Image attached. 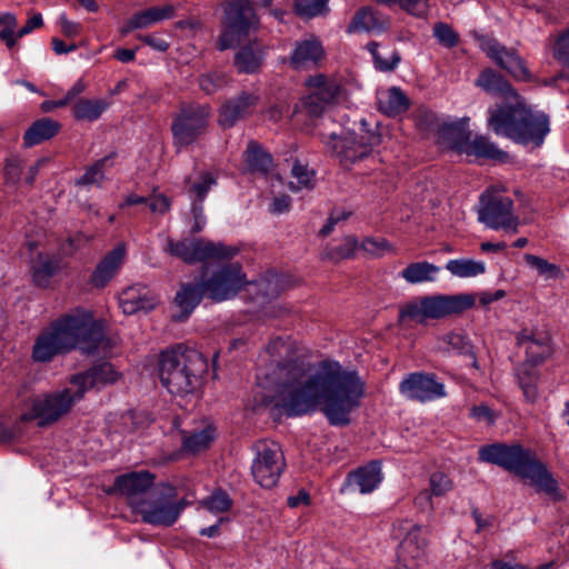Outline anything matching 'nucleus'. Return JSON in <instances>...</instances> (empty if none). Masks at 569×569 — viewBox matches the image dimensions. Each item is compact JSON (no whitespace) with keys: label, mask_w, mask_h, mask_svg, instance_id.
<instances>
[{"label":"nucleus","mask_w":569,"mask_h":569,"mask_svg":"<svg viewBox=\"0 0 569 569\" xmlns=\"http://www.w3.org/2000/svg\"><path fill=\"white\" fill-rule=\"evenodd\" d=\"M258 385L267 390L263 403H273L287 416H302L320 409L331 426L345 427L360 407L366 382L355 370L337 361L306 363L299 360L278 362Z\"/></svg>","instance_id":"1"},{"label":"nucleus","mask_w":569,"mask_h":569,"mask_svg":"<svg viewBox=\"0 0 569 569\" xmlns=\"http://www.w3.org/2000/svg\"><path fill=\"white\" fill-rule=\"evenodd\" d=\"M476 86L505 98L501 107L490 111L489 126L497 134L518 143H527L533 138L532 114L507 80L492 70H485L476 80Z\"/></svg>","instance_id":"2"},{"label":"nucleus","mask_w":569,"mask_h":569,"mask_svg":"<svg viewBox=\"0 0 569 569\" xmlns=\"http://www.w3.org/2000/svg\"><path fill=\"white\" fill-rule=\"evenodd\" d=\"M206 368L207 362L200 352L181 346L164 350L159 356L160 381L176 396L192 393L199 386Z\"/></svg>","instance_id":"3"},{"label":"nucleus","mask_w":569,"mask_h":569,"mask_svg":"<svg viewBox=\"0 0 569 569\" xmlns=\"http://www.w3.org/2000/svg\"><path fill=\"white\" fill-rule=\"evenodd\" d=\"M69 351L81 349L87 353L106 352L109 341L102 325L93 319L90 311L74 309L52 322Z\"/></svg>","instance_id":"4"},{"label":"nucleus","mask_w":569,"mask_h":569,"mask_svg":"<svg viewBox=\"0 0 569 569\" xmlns=\"http://www.w3.org/2000/svg\"><path fill=\"white\" fill-rule=\"evenodd\" d=\"M476 297L471 293L435 295L415 298L400 307V321L426 323L428 319H440L461 313L473 307Z\"/></svg>","instance_id":"5"},{"label":"nucleus","mask_w":569,"mask_h":569,"mask_svg":"<svg viewBox=\"0 0 569 569\" xmlns=\"http://www.w3.org/2000/svg\"><path fill=\"white\" fill-rule=\"evenodd\" d=\"M321 141L339 160L345 169H351L356 163L367 159L373 148L381 142L380 136L376 132H343L341 134H322Z\"/></svg>","instance_id":"6"},{"label":"nucleus","mask_w":569,"mask_h":569,"mask_svg":"<svg viewBox=\"0 0 569 569\" xmlns=\"http://www.w3.org/2000/svg\"><path fill=\"white\" fill-rule=\"evenodd\" d=\"M218 48L223 51L239 44L259 29V18L249 0H231L224 6Z\"/></svg>","instance_id":"7"},{"label":"nucleus","mask_w":569,"mask_h":569,"mask_svg":"<svg viewBox=\"0 0 569 569\" xmlns=\"http://www.w3.org/2000/svg\"><path fill=\"white\" fill-rule=\"evenodd\" d=\"M479 460L492 463L512 472L522 480H533V458L529 448L520 443L507 445L496 442L486 445L478 450Z\"/></svg>","instance_id":"8"},{"label":"nucleus","mask_w":569,"mask_h":569,"mask_svg":"<svg viewBox=\"0 0 569 569\" xmlns=\"http://www.w3.org/2000/svg\"><path fill=\"white\" fill-rule=\"evenodd\" d=\"M82 399L81 390L71 383L69 387L31 399L23 418L36 420L39 426H47L58 421L67 415L72 406Z\"/></svg>","instance_id":"9"},{"label":"nucleus","mask_w":569,"mask_h":569,"mask_svg":"<svg viewBox=\"0 0 569 569\" xmlns=\"http://www.w3.org/2000/svg\"><path fill=\"white\" fill-rule=\"evenodd\" d=\"M163 251L181 259L186 263L203 262L208 260H221L234 257L237 247H228L221 242H212L206 239H183L174 241L168 239Z\"/></svg>","instance_id":"10"},{"label":"nucleus","mask_w":569,"mask_h":569,"mask_svg":"<svg viewBox=\"0 0 569 569\" xmlns=\"http://www.w3.org/2000/svg\"><path fill=\"white\" fill-rule=\"evenodd\" d=\"M183 507L172 500L171 493L154 491L140 501H132V510L143 522L152 526L170 527L179 518Z\"/></svg>","instance_id":"11"},{"label":"nucleus","mask_w":569,"mask_h":569,"mask_svg":"<svg viewBox=\"0 0 569 569\" xmlns=\"http://www.w3.org/2000/svg\"><path fill=\"white\" fill-rule=\"evenodd\" d=\"M417 121L426 130L436 132L440 148L455 150L459 154H462V149L471 137L466 120L440 122L432 111L423 109L419 110Z\"/></svg>","instance_id":"12"},{"label":"nucleus","mask_w":569,"mask_h":569,"mask_svg":"<svg viewBox=\"0 0 569 569\" xmlns=\"http://www.w3.org/2000/svg\"><path fill=\"white\" fill-rule=\"evenodd\" d=\"M210 109L207 104H189L181 108L172 123L174 143L186 147L194 142L208 126Z\"/></svg>","instance_id":"13"},{"label":"nucleus","mask_w":569,"mask_h":569,"mask_svg":"<svg viewBox=\"0 0 569 569\" xmlns=\"http://www.w3.org/2000/svg\"><path fill=\"white\" fill-rule=\"evenodd\" d=\"M284 469L283 453L276 442L257 445V456L251 472L254 480L263 488H272Z\"/></svg>","instance_id":"14"},{"label":"nucleus","mask_w":569,"mask_h":569,"mask_svg":"<svg viewBox=\"0 0 569 569\" xmlns=\"http://www.w3.org/2000/svg\"><path fill=\"white\" fill-rule=\"evenodd\" d=\"M202 282L206 295L214 301L233 298L247 283L246 274L238 262L221 266L210 278H203Z\"/></svg>","instance_id":"15"},{"label":"nucleus","mask_w":569,"mask_h":569,"mask_svg":"<svg viewBox=\"0 0 569 569\" xmlns=\"http://www.w3.org/2000/svg\"><path fill=\"white\" fill-rule=\"evenodd\" d=\"M218 172L213 170H201L189 176L184 181V192L191 202L193 233L200 232L206 226L203 214V201L209 191L217 184Z\"/></svg>","instance_id":"16"},{"label":"nucleus","mask_w":569,"mask_h":569,"mask_svg":"<svg viewBox=\"0 0 569 569\" xmlns=\"http://www.w3.org/2000/svg\"><path fill=\"white\" fill-rule=\"evenodd\" d=\"M481 208L478 211L479 221L493 230L508 233L518 231L519 219L513 214V202L507 197H481Z\"/></svg>","instance_id":"17"},{"label":"nucleus","mask_w":569,"mask_h":569,"mask_svg":"<svg viewBox=\"0 0 569 569\" xmlns=\"http://www.w3.org/2000/svg\"><path fill=\"white\" fill-rule=\"evenodd\" d=\"M399 530L406 535L398 548V559L408 569H417L428 559V539L421 526L409 521L399 522Z\"/></svg>","instance_id":"18"},{"label":"nucleus","mask_w":569,"mask_h":569,"mask_svg":"<svg viewBox=\"0 0 569 569\" xmlns=\"http://www.w3.org/2000/svg\"><path fill=\"white\" fill-rule=\"evenodd\" d=\"M400 393L409 400L419 402L433 401L446 397L445 385L432 373L413 372L399 383Z\"/></svg>","instance_id":"19"},{"label":"nucleus","mask_w":569,"mask_h":569,"mask_svg":"<svg viewBox=\"0 0 569 569\" xmlns=\"http://www.w3.org/2000/svg\"><path fill=\"white\" fill-rule=\"evenodd\" d=\"M120 377L121 375L111 363L104 362L90 368L86 372L74 375L70 379V383L78 390H81V396L83 397L88 390L112 385L117 382Z\"/></svg>","instance_id":"20"},{"label":"nucleus","mask_w":569,"mask_h":569,"mask_svg":"<svg viewBox=\"0 0 569 569\" xmlns=\"http://www.w3.org/2000/svg\"><path fill=\"white\" fill-rule=\"evenodd\" d=\"M259 97L254 93L241 92L226 101L219 112V123L224 128L233 127L239 120L250 116L258 104Z\"/></svg>","instance_id":"21"},{"label":"nucleus","mask_w":569,"mask_h":569,"mask_svg":"<svg viewBox=\"0 0 569 569\" xmlns=\"http://www.w3.org/2000/svg\"><path fill=\"white\" fill-rule=\"evenodd\" d=\"M67 352H69L67 345H64L59 332L51 323L36 338L31 357L34 362L44 363Z\"/></svg>","instance_id":"22"},{"label":"nucleus","mask_w":569,"mask_h":569,"mask_svg":"<svg viewBox=\"0 0 569 569\" xmlns=\"http://www.w3.org/2000/svg\"><path fill=\"white\" fill-rule=\"evenodd\" d=\"M485 52L502 69L508 71L517 80H528V68L522 59L512 51L507 50L495 41H489L483 47Z\"/></svg>","instance_id":"23"},{"label":"nucleus","mask_w":569,"mask_h":569,"mask_svg":"<svg viewBox=\"0 0 569 569\" xmlns=\"http://www.w3.org/2000/svg\"><path fill=\"white\" fill-rule=\"evenodd\" d=\"M126 248L123 244L117 246L110 251L96 267L91 274L90 283L93 287H104L118 272L123 263Z\"/></svg>","instance_id":"24"},{"label":"nucleus","mask_w":569,"mask_h":569,"mask_svg":"<svg viewBox=\"0 0 569 569\" xmlns=\"http://www.w3.org/2000/svg\"><path fill=\"white\" fill-rule=\"evenodd\" d=\"M381 465L378 461L360 467L348 477V487L366 495L376 490L382 481Z\"/></svg>","instance_id":"25"},{"label":"nucleus","mask_w":569,"mask_h":569,"mask_svg":"<svg viewBox=\"0 0 569 569\" xmlns=\"http://www.w3.org/2000/svg\"><path fill=\"white\" fill-rule=\"evenodd\" d=\"M154 477L148 471L131 472L117 477L116 487L127 496L130 505L140 501L138 497L153 486Z\"/></svg>","instance_id":"26"},{"label":"nucleus","mask_w":569,"mask_h":569,"mask_svg":"<svg viewBox=\"0 0 569 569\" xmlns=\"http://www.w3.org/2000/svg\"><path fill=\"white\" fill-rule=\"evenodd\" d=\"M266 47L258 41L243 46L234 56V67L241 73H256L262 67Z\"/></svg>","instance_id":"27"},{"label":"nucleus","mask_w":569,"mask_h":569,"mask_svg":"<svg viewBox=\"0 0 569 569\" xmlns=\"http://www.w3.org/2000/svg\"><path fill=\"white\" fill-rule=\"evenodd\" d=\"M157 301L143 287H130L119 296V305L126 315H133L138 311H148L154 308Z\"/></svg>","instance_id":"28"},{"label":"nucleus","mask_w":569,"mask_h":569,"mask_svg":"<svg viewBox=\"0 0 569 569\" xmlns=\"http://www.w3.org/2000/svg\"><path fill=\"white\" fill-rule=\"evenodd\" d=\"M378 110L388 117L405 113L410 107V99L399 87H390L377 94Z\"/></svg>","instance_id":"29"},{"label":"nucleus","mask_w":569,"mask_h":569,"mask_svg":"<svg viewBox=\"0 0 569 569\" xmlns=\"http://www.w3.org/2000/svg\"><path fill=\"white\" fill-rule=\"evenodd\" d=\"M462 154L468 157L483 158L496 162H506L509 156L506 151L499 149L489 138L476 136L462 149Z\"/></svg>","instance_id":"30"},{"label":"nucleus","mask_w":569,"mask_h":569,"mask_svg":"<svg viewBox=\"0 0 569 569\" xmlns=\"http://www.w3.org/2000/svg\"><path fill=\"white\" fill-rule=\"evenodd\" d=\"M536 495L556 502L563 499V490L557 478L540 461L536 460Z\"/></svg>","instance_id":"31"},{"label":"nucleus","mask_w":569,"mask_h":569,"mask_svg":"<svg viewBox=\"0 0 569 569\" xmlns=\"http://www.w3.org/2000/svg\"><path fill=\"white\" fill-rule=\"evenodd\" d=\"M322 56L321 43L316 39H307L296 43L290 61L296 69H302L317 64Z\"/></svg>","instance_id":"32"},{"label":"nucleus","mask_w":569,"mask_h":569,"mask_svg":"<svg viewBox=\"0 0 569 569\" xmlns=\"http://www.w3.org/2000/svg\"><path fill=\"white\" fill-rule=\"evenodd\" d=\"M206 295L203 290V282L194 284H184L176 295V306L180 309V315L173 316L176 320H186L197 305L200 302L202 296Z\"/></svg>","instance_id":"33"},{"label":"nucleus","mask_w":569,"mask_h":569,"mask_svg":"<svg viewBox=\"0 0 569 569\" xmlns=\"http://www.w3.org/2000/svg\"><path fill=\"white\" fill-rule=\"evenodd\" d=\"M60 123L51 118H42L34 121L23 136L26 147H33L53 138L60 131Z\"/></svg>","instance_id":"34"},{"label":"nucleus","mask_w":569,"mask_h":569,"mask_svg":"<svg viewBox=\"0 0 569 569\" xmlns=\"http://www.w3.org/2000/svg\"><path fill=\"white\" fill-rule=\"evenodd\" d=\"M307 86L312 94H317L329 106L336 103L341 94V84L336 79L323 74L310 77L307 80Z\"/></svg>","instance_id":"35"},{"label":"nucleus","mask_w":569,"mask_h":569,"mask_svg":"<svg viewBox=\"0 0 569 569\" xmlns=\"http://www.w3.org/2000/svg\"><path fill=\"white\" fill-rule=\"evenodd\" d=\"M440 268L428 261L411 262L403 268L399 276L410 284L433 282Z\"/></svg>","instance_id":"36"},{"label":"nucleus","mask_w":569,"mask_h":569,"mask_svg":"<svg viewBox=\"0 0 569 569\" xmlns=\"http://www.w3.org/2000/svg\"><path fill=\"white\" fill-rule=\"evenodd\" d=\"M386 21L380 20L369 8L359 9L347 27L348 33L380 31L385 28Z\"/></svg>","instance_id":"37"},{"label":"nucleus","mask_w":569,"mask_h":569,"mask_svg":"<svg viewBox=\"0 0 569 569\" xmlns=\"http://www.w3.org/2000/svg\"><path fill=\"white\" fill-rule=\"evenodd\" d=\"M367 48L373 57L376 69L379 71H392L401 60L399 52L388 46H380L377 42H370Z\"/></svg>","instance_id":"38"},{"label":"nucleus","mask_w":569,"mask_h":569,"mask_svg":"<svg viewBox=\"0 0 569 569\" xmlns=\"http://www.w3.org/2000/svg\"><path fill=\"white\" fill-rule=\"evenodd\" d=\"M108 103L101 99H81L72 108L74 119L79 121H96L107 110Z\"/></svg>","instance_id":"39"},{"label":"nucleus","mask_w":569,"mask_h":569,"mask_svg":"<svg viewBox=\"0 0 569 569\" xmlns=\"http://www.w3.org/2000/svg\"><path fill=\"white\" fill-rule=\"evenodd\" d=\"M216 439V429L207 426L200 431H194L183 437L182 449L190 453H198L208 449Z\"/></svg>","instance_id":"40"},{"label":"nucleus","mask_w":569,"mask_h":569,"mask_svg":"<svg viewBox=\"0 0 569 569\" xmlns=\"http://www.w3.org/2000/svg\"><path fill=\"white\" fill-rule=\"evenodd\" d=\"M176 7L166 4L163 7H152L136 13V26H141L146 29L154 23L168 20L174 17Z\"/></svg>","instance_id":"41"},{"label":"nucleus","mask_w":569,"mask_h":569,"mask_svg":"<svg viewBox=\"0 0 569 569\" xmlns=\"http://www.w3.org/2000/svg\"><path fill=\"white\" fill-rule=\"evenodd\" d=\"M439 349L443 352H455L458 355H469L472 358V346L468 338L461 332H448L439 339Z\"/></svg>","instance_id":"42"},{"label":"nucleus","mask_w":569,"mask_h":569,"mask_svg":"<svg viewBox=\"0 0 569 569\" xmlns=\"http://www.w3.org/2000/svg\"><path fill=\"white\" fill-rule=\"evenodd\" d=\"M446 269L455 277L471 278L485 273L486 266L482 261L453 259L447 262Z\"/></svg>","instance_id":"43"},{"label":"nucleus","mask_w":569,"mask_h":569,"mask_svg":"<svg viewBox=\"0 0 569 569\" xmlns=\"http://www.w3.org/2000/svg\"><path fill=\"white\" fill-rule=\"evenodd\" d=\"M244 159L248 168L252 171H267L272 162L271 157L253 141L248 143L244 151Z\"/></svg>","instance_id":"44"},{"label":"nucleus","mask_w":569,"mask_h":569,"mask_svg":"<svg viewBox=\"0 0 569 569\" xmlns=\"http://www.w3.org/2000/svg\"><path fill=\"white\" fill-rule=\"evenodd\" d=\"M59 262L50 258H40L32 264L33 281L40 286L46 287L49 279L59 270Z\"/></svg>","instance_id":"45"},{"label":"nucleus","mask_w":569,"mask_h":569,"mask_svg":"<svg viewBox=\"0 0 569 569\" xmlns=\"http://www.w3.org/2000/svg\"><path fill=\"white\" fill-rule=\"evenodd\" d=\"M295 11L303 19L325 16L329 11L328 0H296Z\"/></svg>","instance_id":"46"},{"label":"nucleus","mask_w":569,"mask_h":569,"mask_svg":"<svg viewBox=\"0 0 569 569\" xmlns=\"http://www.w3.org/2000/svg\"><path fill=\"white\" fill-rule=\"evenodd\" d=\"M516 377L525 398L531 401L533 398V360L527 359L516 370Z\"/></svg>","instance_id":"47"},{"label":"nucleus","mask_w":569,"mask_h":569,"mask_svg":"<svg viewBox=\"0 0 569 569\" xmlns=\"http://www.w3.org/2000/svg\"><path fill=\"white\" fill-rule=\"evenodd\" d=\"M109 161L108 158L96 161L86 172L77 180V184L100 186L104 180V167Z\"/></svg>","instance_id":"48"},{"label":"nucleus","mask_w":569,"mask_h":569,"mask_svg":"<svg viewBox=\"0 0 569 569\" xmlns=\"http://www.w3.org/2000/svg\"><path fill=\"white\" fill-rule=\"evenodd\" d=\"M279 282L278 277L272 276L268 279H261L259 281L248 283V290L250 292H257L262 299H271L279 295Z\"/></svg>","instance_id":"49"},{"label":"nucleus","mask_w":569,"mask_h":569,"mask_svg":"<svg viewBox=\"0 0 569 569\" xmlns=\"http://www.w3.org/2000/svg\"><path fill=\"white\" fill-rule=\"evenodd\" d=\"M359 248L357 239L352 236L346 237L340 244L328 251V258L335 261L351 258Z\"/></svg>","instance_id":"50"},{"label":"nucleus","mask_w":569,"mask_h":569,"mask_svg":"<svg viewBox=\"0 0 569 569\" xmlns=\"http://www.w3.org/2000/svg\"><path fill=\"white\" fill-rule=\"evenodd\" d=\"M329 107L328 103L322 101L317 94L311 92L301 100V109L298 114H306L312 118L320 117Z\"/></svg>","instance_id":"51"},{"label":"nucleus","mask_w":569,"mask_h":569,"mask_svg":"<svg viewBox=\"0 0 569 569\" xmlns=\"http://www.w3.org/2000/svg\"><path fill=\"white\" fill-rule=\"evenodd\" d=\"M291 173L297 182H290V189L299 191L301 189H311L313 187V172L309 171L306 166L295 163Z\"/></svg>","instance_id":"52"},{"label":"nucleus","mask_w":569,"mask_h":569,"mask_svg":"<svg viewBox=\"0 0 569 569\" xmlns=\"http://www.w3.org/2000/svg\"><path fill=\"white\" fill-rule=\"evenodd\" d=\"M433 37L446 48H453L459 42V34L447 23L437 22L433 26Z\"/></svg>","instance_id":"53"},{"label":"nucleus","mask_w":569,"mask_h":569,"mask_svg":"<svg viewBox=\"0 0 569 569\" xmlns=\"http://www.w3.org/2000/svg\"><path fill=\"white\" fill-rule=\"evenodd\" d=\"M453 488L452 480L443 472L436 471L430 475L429 489L435 497H442Z\"/></svg>","instance_id":"54"},{"label":"nucleus","mask_w":569,"mask_h":569,"mask_svg":"<svg viewBox=\"0 0 569 569\" xmlns=\"http://www.w3.org/2000/svg\"><path fill=\"white\" fill-rule=\"evenodd\" d=\"M228 83V78L221 72H211L200 77L199 86L206 93H214Z\"/></svg>","instance_id":"55"},{"label":"nucleus","mask_w":569,"mask_h":569,"mask_svg":"<svg viewBox=\"0 0 569 569\" xmlns=\"http://www.w3.org/2000/svg\"><path fill=\"white\" fill-rule=\"evenodd\" d=\"M201 505L209 511L219 513L227 511L231 507V500L226 492L216 491L209 498L202 500Z\"/></svg>","instance_id":"56"},{"label":"nucleus","mask_w":569,"mask_h":569,"mask_svg":"<svg viewBox=\"0 0 569 569\" xmlns=\"http://www.w3.org/2000/svg\"><path fill=\"white\" fill-rule=\"evenodd\" d=\"M359 248L373 257H379L385 252L393 250L392 246L383 238H367L361 242Z\"/></svg>","instance_id":"57"},{"label":"nucleus","mask_w":569,"mask_h":569,"mask_svg":"<svg viewBox=\"0 0 569 569\" xmlns=\"http://www.w3.org/2000/svg\"><path fill=\"white\" fill-rule=\"evenodd\" d=\"M147 203L152 213L160 216L169 212L171 207V200L163 193L158 192L157 189H153L151 194L148 196Z\"/></svg>","instance_id":"58"},{"label":"nucleus","mask_w":569,"mask_h":569,"mask_svg":"<svg viewBox=\"0 0 569 569\" xmlns=\"http://www.w3.org/2000/svg\"><path fill=\"white\" fill-rule=\"evenodd\" d=\"M552 353L553 348L550 333L548 331L539 332V337H536V365L550 358Z\"/></svg>","instance_id":"59"},{"label":"nucleus","mask_w":569,"mask_h":569,"mask_svg":"<svg viewBox=\"0 0 569 569\" xmlns=\"http://www.w3.org/2000/svg\"><path fill=\"white\" fill-rule=\"evenodd\" d=\"M561 276L559 267L545 259L536 257V279L542 278L545 281L556 280Z\"/></svg>","instance_id":"60"},{"label":"nucleus","mask_w":569,"mask_h":569,"mask_svg":"<svg viewBox=\"0 0 569 569\" xmlns=\"http://www.w3.org/2000/svg\"><path fill=\"white\" fill-rule=\"evenodd\" d=\"M550 132L549 117L543 113H536V147H539L545 137Z\"/></svg>","instance_id":"61"},{"label":"nucleus","mask_w":569,"mask_h":569,"mask_svg":"<svg viewBox=\"0 0 569 569\" xmlns=\"http://www.w3.org/2000/svg\"><path fill=\"white\" fill-rule=\"evenodd\" d=\"M555 57L562 63L569 66V30L557 40Z\"/></svg>","instance_id":"62"},{"label":"nucleus","mask_w":569,"mask_h":569,"mask_svg":"<svg viewBox=\"0 0 569 569\" xmlns=\"http://www.w3.org/2000/svg\"><path fill=\"white\" fill-rule=\"evenodd\" d=\"M59 24L62 33L68 38H74L81 32V24L69 20L64 13L59 16Z\"/></svg>","instance_id":"63"},{"label":"nucleus","mask_w":569,"mask_h":569,"mask_svg":"<svg viewBox=\"0 0 569 569\" xmlns=\"http://www.w3.org/2000/svg\"><path fill=\"white\" fill-rule=\"evenodd\" d=\"M138 39L159 52H166L170 47L168 41L156 34L139 36Z\"/></svg>","instance_id":"64"}]
</instances>
